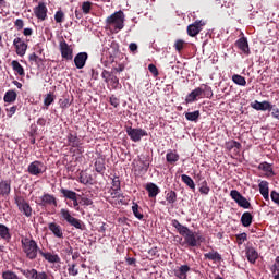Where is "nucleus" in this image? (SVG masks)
<instances>
[{"label": "nucleus", "mask_w": 279, "mask_h": 279, "mask_svg": "<svg viewBox=\"0 0 279 279\" xmlns=\"http://www.w3.org/2000/svg\"><path fill=\"white\" fill-rule=\"evenodd\" d=\"M251 108H253V110H258V111H262V112H265V111H269L271 112V110H274V105H271V102L267 101V100H264V101H258V100H255L253 102H251Z\"/></svg>", "instance_id": "14"}, {"label": "nucleus", "mask_w": 279, "mask_h": 279, "mask_svg": "<svg viewBox=\"0 0 279 279\" xmlns=\"http://www.w3.org/2000/svg\"><path fill=\"white\" fill-rule=\"evenodd\" d=\"M184 40L182 39H178L175 43H174V49L175 51H178L179 53L182 51V49H184Z\"/></svg>", "instance_id": "57"}, {"label": "nucleus", "mask_w": 279, "mask_h": 279, "mask_svg": "<svg viewBox=\"0 0 279 279\" xmlns=\"http://www.w3.org/2000/svg\"><path fill=\"white\" fill-rule=\"evenodd\" d=\"M54 21L56 23H64V11L59 10L54 14Z\"/></svg>", "instance_id": "53"}, {"label": "nucleus", "mask_w": 279, "mask_h": 279, "mask_svg": "<svg viewBox=\"0 0 279 279\" xmlns=\"http://www.w3.org/2000/svg\"><path fill=\"white\" fill-rule=\"evenodd\" d=\"M238 245H243L247 241V233L243 232L235 235Z\"/></svg>", "instance_id": "50"}, {"label": "nucleus", "mask_w": 279, "mask_h": 279, "mask_svg": "<svg viewBox=\"0 0 279 279\" xmlns=\"http://www.w3.org/2000/svg\"><path fill=\"white\" fill-rule=\"evenodd\" d=\"M166 202L168 204H175L178 202V193L171 190L166 194Z\"/></svg>", "instance_id": "41"}, {"label": "nucleus", "mask_w": 279, "mask_h": 279, "mask_svg": "<svg viewBox=\"0 0 279 279\" xmlns=\"http://www.w3.org/2000/svg\"><path fill=\"white\" fill-rule=\"evenodd\" d=\"M60 215H61V218L63 219V221H66V223H69V226L76 228V230H84V222H82V220L73 217L69 209L62 208L60 210Z\"/></svg>", "instance_id": "5"}, {"label": "nucleus", "mask_w": 279, "mask_h": 279, "mask_svg": "<svg viewBox=\"0 0 279 279\" xmlns=\"http://www.w3.org/2000/svg\"><path fill=\"white\" fill-rule=\"evenodd\" d=\"M80 204H81V206H93V199H90L86 196H83V197H81Z\"/></svg>", "instance_id": "60"}, {"label": "nucleus", "mask_w": 279, "mask_h": 279, "mask_svg": "<svg viewBox=\"0 0 279 279\" xmlns=\"http://www.w3.org/2000/svg\"><path fill=\"white\" fill-rule=\"evenodd\" d=\"M109 82L113 88V90H117L121 84L119 83V77L117 75L112 74L111 77L109 78Z\"/></svg>", "instance_id": "49"}, {"label": "nucleus", "mask_w": 279, "mask_h": 279, "mask_svg": "<svg viewBox=\"0 0 279 279\" xmlns=\"http://www.w3.org/2000/svg\"><path fill=\"white\" fill-rule=\"evenodd\" d=\"M145 190L148 193V197L150 199H156V197H158V195L160 194V187H158V185H156V183H147L145 185Z\"/></svg>", "instance_id": "19"}, {"label": "nucleus", "mask_w": 279, "mask_h": 279, "mask_svg": "<svg viewBox=\"0 0 279 279\" xmlns=\"http://www.w3.org/2000/svg\"><path fill=\"white\" fill-rule=\"evenodd\" d=\"M112 73H113V72H110V71H108V70H104V71H102L101 77H102V80H104V82H105L106 84H108V83L110 82V77H111Z\"/></svg>", "instance_id": "58"}, {"label": "nucleus", "mask_w": 279, "mask_h": 279, "mask_svg": "<svg viewBox=\"0 0 279 279\" xmlns=\"http://www.w3.org/2000/svg\"><path fill=\"white\" fill-rule=\"evenodd\" d=\"M112 191H121V180L119 177H114L112 179Z\"/></svg>", "instance_id": "51"}, {"label": "nucleus", "mask_w": 279, "mask_h": 279, "mask_svg": "<svg viewBox=\"0 0 279 279\" xmlns=\"http://www.w3.org/2000/svg\"><path fill=\"white\" fill-rule=\"evenodd\" d=\"M189 271H191V266L189 265H181L173 270L175 278L179 279H189Z\"/></svg>", "instance_id": "18"}, {"label": "nucleus", "mask_w": 279, "mask_h": 279, "mask_svg": "<svg viewBox=\"0 0 279 279\" xmlns=\"http://www.w3.org/2000/svg\"><path fill=\"white\" fill-rule=\"evenodd\" d=\"M258 169L259 171H265L266 173V178H274V175H276V172H274V168L271 167V163L269 162H260L258 165Z\"/></svg>", "instance_id": "22"}, {"label": "nucleus", "mask_w": 279, "mask_h": 279, "mask_svg": "<svg viewBox=\"0 0 279 279\" xmlns=\"http://www.w3.org/2000/svg\"><path fill=\"white\" fill-rule=\"evenodd\" d=\"M106 25L113 27L114 34H119L125 27V13L117 11L106 19Z\"/></svg>", "instance_id": "3"}, {"label": "nucleus", "mask_w": 279, "mask_h": 279, "mask_svg": "<svg viewBox=\"0 0 279 279\" xmlns=\"http://www.w3.org/2000/svg\"><path fill=\"white\" fill-rule=\"evenodd\" d=\"M0 239H2V241H7V243L12 241V233H10V228L3 223H0Z\"/></svg>", "instance_id": "24"}, {"label": "nucleus", "mask_w": 279, "mask_h": 279, "mask_svg": "<svg viewBox=\"0 0 279 279\" xmlns=\"http://www.w3.org/2000/svg\"><path fill=\"white\" fill-rule=\"evenodd\" d=\"M166 160L168 165H175L180 160V154H178V150H168Z\"/></svg>", "instance_id": "28"}, {"label": "nucleus", "mask_w": 279, "mask_h": 279, "mask_svg": "<svg viewBox=\"0 0 279 279\" xmlns=\"http://www.w3.org/2000/svg\"><path fill=\"white\" fill-rule=\"evenodd\" d=\"M246 258L251 265H256V260H258V251L253 246L246 247Z\"/></svg>", "instance_id": "21"}, {"label": "nucleus", "mask_w": 279, "mask_h": 279, "mask_svg": "<svg viewBox=\"0 0 279 279\" xmlns=\"http://www.w3.org/2000/svg\"><path fill=\"white\" fill-rule=\"evenodd\" d=\"M83 14H90V10H93V2L84 1L82 3Z\"/></svg>", "instance_id": "47"}, {"label": "nucleus", "mask_w": 279, "mask_h": 279, "mask_svg": "<svg viewBox=\"0 0 279 279\" xmlns=\"http://www.w3.org/2000/svg\"><path fill=\"white\" fill-rule=\"evenodd\" d=\"M270 111H271V117H274V119H278V121H279V109H278V107L272 106V109Z\"/></svg>", "instance_id": "64"}, {"label": "nucleus", "mask_w": 279, "mask_h": 279, "mask_svg": "<svg viewBox=\"0 0 279 279\" xmlns=\"http://www.w3.org/2000/svg\"><path fill=\"white\" fill-rule=\"evenodd\" d=\"M17 94L14 89H10L4 94L3 101L5 104H14L16 101Z\"/></svg>", "instance_id": "32"}, {"label": "nucleus", "mask_w": 279, "mask_h": 279, "mask_svg": "<svg viewBox=\"0 0 279 279\" xmlns=\"http://www.w3.org/2000/svg\"><path fill=\"white\" fill-rule=\"evenodd\" d=\"M69 276H77L80 274V269H77V264H71L68 268Z\"/></svg>", "instance_id": "48"}, {"label": "nucleus", "mask_w": 279, "mask_h": 279, "mask_svg": "<svg viewBox=\"0 0 279 279\" xmlns=\"http://www.w3.org/2000/svg\"><path fill=\"white\" fill-rule=\"evenodd\" d=\"M241 149V143L232 140L229 142H226V149H228L229 151H232V149Z\"/></svg>", "instance_id": "45"}, {"label": "nucleus", "mask_w": 279, "mask_h": 279, "mask_svg": "<svg viewBox=\"0 0 279 279\" xmlns=\"http://www.w3.org/2000/svg\"><path fill=\"white\" fill-rule=\"evenodd\" d=\"M252 221H254V216H252V213L245 211L241 216V223L244 228H250L252 226Z\"/></svg>", "instance_id": "30"}, {"label": "nucleus", "mask_w": 279, "mask_h": 279, "mask_svg": "<svg viewBox=\"0 0 279 279\" xmlns=\"http://www.w3.org/2000/svg\"><path fill=\"white\" fill-rule=\"evenodd\" d=\"M199 193L202 195H208L210 193V187L208 186V182L204 181L202 186L199 187Z\"/></svg>", "instance_id": "52"}, {"label": "nucleus", "mask_w": 279, "mask_h": 279, "mask_svg": "<svg viewBox=\"0 0 279 279\" xmlns=\"http://www.w3.org/2000/svg\"><path fill=\"white\" fill-rule=\"evenodd\" d=\"M22 251L24 252L28 260H36L41 250L38 247V243L34 239L25 236L21 239Z\"/></svg>", "instance_id": "2"}, {"label": "nucleus", "mask_w": 279, "mask_h": 279, "mask_svg": "<svg viewBox=\"0 0 279 279\" xmlns=\"http://www.w3.org/2000/svg\"><path fill=\"white\" fill-rule=\"evenodd\" d=\"M270 197H271L272 202H275V204H278V205H279V193H278V192L272 191V192L270 193Z\"/></svg>", "instance_id": "63"}, {"label": "nucleus", "mask_w": 279, "mask_h": 279, "mask_svg": "<svg viewBox=\"0 0 279 279\" xmlns=\"http://www.w3.org/2000/svg\"><path fill=\"white\" fill-rule=\"evenodd\" d=\"M59 49H60L61 58H63V60H73V48L69 46L66 40L62 39L59 43Z\"/></svg>", "instance_id": "10"}, {"label": "nucleus", "mask_w": 279, "mask_h": 279, "mask_svg": "<svg viewBox=\"0 0 279 279\" xmlns=\"http://www.w3.org/2000/svg\"><path fill=\"white\" fill-rule=\"evenodd\" d=\"M66 138L70 147H80L82 145V140L77 137V133H69Z\"/></svg>", "instance_id": "25"}, {"label": "nucleus", "mask_w": 279, "mask_h": 279, "mask_svg": "<svg viewBox=\"0 0 279 279\" xmlns=\"http://www.w3.org/2000/svg\"><path fill=\"white\" fill-rule=\"evenodd\" d=\"M48 229L50 230V232H52L56 239H64V231L62 230V227L57 222H49Z\"/></svg>", "instance_id": "16"}, {"label": "nucleus", "mask_w": 279, "mask_h": 279, "mask_svg": "<svg viewBox=\"0 0 279 279\" xmlns=\"http://www.w3.org/2000/svg\"><path fill=\"white\" fill-rule=\"evenodd\" d=\"M15 204L17 205V208L25 217H32V206H29V203H27L25 199H15Z\"/></svg>", "instance_id": "15"}, {"label": "nucleus", "mask_w": 279, "mask_h": 279, "mask_svg": "<svg viewBox=\"0 0 279 279\" xmlns=\"http://www.w3.org/2000/svg\"><path fill=\"white\" fill-rule=\"evenodd\" d=\"M125 132L133 143H141L143 136H147V131L143 129H134L132 126H125Z\"/></svg>", "instance_id": "7"}, {"label": "nucleus", "mask_w": 279, "mask_h": 279, "mask_svg": "<svg viewBox=\"0 0 279 279\" xmlns=\"http://www.w3.org/2000/svg\"><path fill=\"white\" fill-rule=\"evenodd\" d=\"M231 199H234L235 204L240 206V208L250 209L252 208V203L245 198V196L242 195L241 192L236 190H231L230 192Z\"/></svg>", "instance_id": "6"}, {"label": "nucleus", "mask_w": 279, "mask_h": 279, "mask_svg": "<svg viewBox=\"0 0 279 279\" xmlns=\"http://www.w3.org/2000/svg\"><path fill=\"white\" fill-rule=\"evenodd\" d=\"M11 191H12V186L10 184V181L0 182V195H2V197L10 195Z\"/></svg>", "instance_id": "31"}, {"label": "nucleus", "mask_w": 279, "mask_h": 279, "mask_svg": "<svg viewBox=\"0 0 279 279\" xmlns=\"http://www.w3.org/2000/svg\"><path fill=\"white\" fill-rule=\"evenodd\" d=\"M27 171L29 175H40L47 171V168L43 161L35 160L28 165Z\"/></svg>", "instance_id": "9"}, {"label": "nucleus", "mask_w": 279, "mask_h": 279, "mask_svg": "<svg viewBox=\"0 0 279 279\" xmlns=\"http://www.w3.org/2000/svg\"><path fill=\"white\" fill-rule=\"evenodd\" d=\"M36 204L43 207L53 206V208H58V198L53 194L45 193L38 197Z\"/></svg>", "instance_id": "8"}, {"label": "nucleus", "mask_w": 279, "mask_h": 279, "mask_svg": "<svg viewBox=\"0 0 279 279\" xmlns=\"http://www.w3.org/2000/svg\"><path fill=\"white\" fill-rule=\"evenodd\" d=\"M204 25H206V22L202 20H196L193 24H190L187 26V35L194 38V36H197V34H199Z\"/></svg>", "instance_id": "13"}, {"label": "nucleus", "mask_w": 279, "mask_h": 279, "mask_svg": "<svg viewBox=\"0 0 279 279\" xmlns=\"http://www.w3.org/2000/svg\"><path fill=\"white\" fill-rule=\"evenodd\" d=\"M270 271L274 275V279H279V256L275 258L274 265L270 266Z\"/></svg>", "instance_id": "38"}, {"label": "nucleus", "mask_w": 279, "mask_h": 279, "mask_svg": "<svg viewBox=\"0 0 279 279\" xmlns=\"http://www.w3.org/2000/svg\"><path fill=\"white\" fill-rule=\"evenodd\" d=\"M40 256H43V258H45V260H47L48 263H60V256L58 254H53V253H49V252H43L39 251Z\"/></svg>", "instance_id": "26"}, {"label": "nucleus", "mask_w": 279, "mask_h": 279, "mask_svg": "<svg viewBox=\"0 0 279 279\" xmlns=\"http://www.w3.org/2000/svg\"><path fill=\"white\" fill-rule=\"evenodd\" d=\"M56 101V97L52 94H47L45 99H44V106L48 108L50 104H53Z\"/></svg>", "instance_id": "55"}, {"label": "nucleus", "mask_w": 279, "mask_h": 279, "mask_svg": "<svg viewBox=\"0 0 279 279\" xmlns=\"http://www.w3.org/2000/svg\"><path fill=\"white\" fill-rule=\"evenodd\" d=\"M235 47L242 51L245 56H250V44L246 37H242L235 41Z\"/></svg>", "instance_id": "20"}, {"label": "nucleus", "mask_w": 279, "mask_h": 279, "mask_svg": "<svg viewBox=\"0 0 279 279\" xmlns=\"http://www.w3.org/2000/svg\"><path fill=\"white\" fill-rule=\"evenodd\" d=\"M2 279H21L16 272L12 270H5L2 272Z\"/></svg>", "instance_id": "46"}, {"label": "nucleus", "mask_w": 279, "mask_h": 279, "mask_svg": "<svg viewBox=\"0 0 279 279\" xmlns=\"http://www.w3.org/2000/svg\"><path fill=\"white\" fill-rule=\"evenodd\" d=\"M198 88H201L202 90V95H204V97H213V87L203 84L202 86H199Z\"/></svg>", "instance_id": "43"}, {"label": "nucleus", "mask_w": 279, "mask_h": 279, "mask_svg": "<svg viewBox=\"0 0 279 279\" xmlns=\"http://www.w3.org/2000/svg\"><path fill=\"white\" fill-rule=\"evenodd\" d=\"M109 104H110L111 106H113V108H119V106H120V104H121V100H120L117 96L111 95V96L109 97Z\"/></svg>", "instance_id": "54"}, {"label": "nucleus", "mask_w": 279, "mask_h": 279, "mask_svg": "<svg viewBox=\"0 0 279 279\" xmlns=\"http://www.w3.org/2000/svg\"><path fill=\"white\" fill-rule=\"evenodd\" d=\"M204 258L205 260H213V263H221V260H223V258L221 257V254H219V252L211 250L208 253L204 254Z\"/></svg>", "instance_id": "23"}, {"label": "nucleus", "mask_w": 279, "mask_h": 279, "mask_svg": "<svg viewBox=\"0 0 279 279\" xmlns=\"http://www.w3.org/2000/svg\"><path fill=\"white\" fill-rule=\"evenodd\" d=\"M197 97H202V88L196 87L192 90L185 98L186 104H193V101L197 100Z\"/></svg>", "instance_id": "29"}, {"label": "nucleus", "mask_w": 279, "mask_h": 279, "mask_svg": "<svg viewBox=\"0 0 279 279\" xmlns=\"http://www.w3.org/2000/svg\"><path fill=\"white\" fill-rule=\"evenodd\" d=\"M21 274H23L25 276V278L27 279H36L38 276V270H36L35 268L32 269H20Z\"/></svg>", "instance_id": "36"}, {"label": "nucleus", "mask_w": 279, "mask_h": 279, "mask_svg": "<svg viewBox=\"0 0 279 279\" xmlns=\"http://www.w3.org/2000/svg\"><path fill=\"white\" fill-rule=\"evenodd\" d=\"M148 71L154 75V77H158V68H156L154 63L148 65Z\"/></svg>", "instance_id": "62"}, {"label": "nucleus", "mask_w": 279, "mask_h": 279, "mask_svg": "<svg viewBox=\"0 0 279 279\" xmlns=\"http://www.w3.org/2000/svg\"><path fill=\"white\" fill-rule=\"evenodd\" d=\"M7 117L11 119V117H14L16 114V106H12L11 108H7Z\"/></svg>", "instance_id": "61"}, {"label": "nucleus", "mask_w": 279, "mask_h": 279, "mask_svg": "<svg viewBox=\"0 0 279 279\" xmlns=\"http://www.w3.org/2000/svg\"><path fill=\"white\" fill-rule=\"evenodd\" d=\"M11 66L13 71L17 73V75H20L21 77H25V69L23 68V65H21V63H19V61L13 60L11 62Z\"/></svg>", "instance_id": "33"}, {"label": "nucleus", "mask_w": 279, "mask_h": 279, "mask_svg": "<svg viewBox=\"0 0 279 279\" xmlns=\"http://www.w3.org/2000/svg\"><path fill=\"white\" fill-rule=\"evenodd\" d=\"M80 182L81 184H90L93 182V177L86 172H81L80 173Z\"/></svg>", "instance_id": "44"}, {"label": "nucleus", "mask_w": 279, "mask_h": 279, "mask_svg": "<svg viewBox=\"0 0 279 279\" xmlns=\"http://www.w3.org/2000/svg\"><path fill=\"white\" fill-rule=\"evenodd\" d=\"M201 116H202V113H199V110H196L193 112H185L186 121H192L194 123H197V121H199Z\"/></svg>", "instance_id": "35"}, {"label": "nucleus", "mask_w": 279, "mask_h": 279, "mask_svg": "<svg viewBox=\"0 0 279 279\" xmlns=\"http://www.w3.org/2000/svg\"><path fill=\"white\" fill-rule=\"evenodd\" d=\"M60 193L62 197H64L65 204L69 208H74V210L80 211V197H82V195L77 194L75 191L64 187L60 189Z\"/></svg>", "instance_id": "4"}, {"label": "nucleus", "mask_w": 279, "mask_h": 279, "mask_svg": "<svg viewBox=\"0 0 279 279\" xmlns=\"http://www.w3.org/2000/svg\"><path fill=\"white\" fill-rule=\"evenodd\" d=\"M28 60L29 62H35V64H40V62H43V59L38 57L36 52L29 54Z\"/></svg>", "instance_id": "56"}, {"label": "nucleus", "mask_w": 279, "mask_h": 279, "mask_svg": "<svg viewBox=\"0 0 279 279\" xmlns=\"http://www.w3.org/2000/svg\"><path fill=\"white\" fill-rule=\"evenodd\" d=\"M13 47L15 48L16 56H20V58H23V56L27 53V43H25L21 37H16L13 40Z\"/></svg>", "instance_id": "11"}, {"label": "nucleus", "mask_w": 279, "mask_h": 279, "mask_svg": "<svg viewBox=\"0 0 279 279\" xmlns=\"http://www.w3.org/2000/svg\"><path fill=\"white\" fill-rule=\"evenodd\" d=\"M171 226L175 228L177 232L180 234L174 236V241H178L181 247H199L202 243L206 242L204 235L189 229V227L180 223L178 219H173Z\"/></svg>", "instance_id": "1"}, {"label": "nucleus", "mask_w": 279, "mask_h": 279, "mask_svg": "<svg viewBox=\"0 0 279 279\" xmlns=\"http://www.w3.org/2000/svg\"><path fill=\"white\" fill-rule=\"evenodd\" d=\"M232 82L238 86H247V81L245 80V77L239 74H234L232 76Z\"/></svg>", "instance_id": "40"}, {"label": "nucleus", "mask_w": 279, "mask_h": 279, "mask_svg": "<svg viewBox=\"0 0 279 279\" xmlns=\"http://www.w3.org/2000/svg\"><path fill=\"white\" fill-rule=\"evenodd\" d=\"M140 162L142 163L140 171H142L143 173H147V171H149V157L147 156L143 159L140 158Z\"/></svg>", "instance_id": "42"}, {"label": "nucleus", "mask_w": 279, "mask_h": 279, "mask_svg": "<svg viewBox=\"0 0 279 279\" xmlns=\"http://www.w3.org/2000/svg\"><path fill=\"white\" fill-rule=\"evenodd\" d=\"M110 48L112 49V52H109L111 58L112 56H117V53H119V44L116 41L111 43Z\"/></svg>", "instance_id": "59"}, {"label": "nucleus", "mask_w": 279, "mask_h": 279, "mask_svg": "<svg viewBox=\"0 0 279 279\" xmlns=\"http://www.w3.org/2000/svg\"><path fill=\"white\" fill-rule=\"evenodd\" d=\"M95 171L97 173H104L106 171V161L104 159H97L94 163Z\"/></svg>", "instance_id": "37"}, {"label": "nucleus", "mask_w": 279, "mask_h": 279, "mask_svg": "<svg viewBox=\"0 0 279 279\" xmlns=\"http://www.w3.org/2000/svg\"><path fill=\"white\" fill-rule=\"evenodd\" d=\"M132 211H133L134 217H136V219H138L140 221H143L145 216L143 215V208H141V206H138V203H133Z\"/></svg>", "instance_id": "34"}, {"label": "nucleus", "mask_w": 279, "mask_h": 279, "mask_svg": "<svg viewBox=\"0 0 279 279\" xmlns=\"http://www.w3.org/2000/svg\"><path fill=\"white\" fill-rule=\"evenodd\" d=\"M181 180L186 184V186H189V189L195 191V181H193L191 177H189L187 174H182Z\"/></svg>", "instance_id": "39"}, {"label": "nucleus", "mask_w": 279, "mask_h": 279, "mask_svg": "<svg viewBox=\"0 0 279 279\" xmlns=\"http://www.w3.org/2000/svg\"><path fill=\"white\" fill-rule=\"evenodd\" d=\"M258 186L260 195L266 199V202H269V182L260 181Z\"/></svg>", "instance_id": "27"}, {"label": "nucleus", "mask_w": 279, "mask_h": 279, "mask_svg": "<svg viewBox=\"0 0 279 279\" xmlns=\"http://www.w3.org/2000/svg\"><path fill=\"white\" fill-rule=\"evenodd\" d=\"M33 12L38 21H47V12H49V10L45 2H39L38 5L33 9Z\"/></svg>", "instance_id": "12"}, {"label": "nucleus", "mask_w": 279, "mask_h": 279, "mask_svg": "<svg viewBox=\"0 0 279 279\" xmlns=\"http://www.w3.org/2000/svg\"><path fill=\"white\" fill-rule=\"evenodd\" d=\"M88 60V53L87 52H78L74 57V64L76 69H84L86 66V61Z\"/></svg>", "instance_id": "17"}]
</instances>
